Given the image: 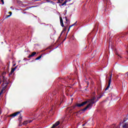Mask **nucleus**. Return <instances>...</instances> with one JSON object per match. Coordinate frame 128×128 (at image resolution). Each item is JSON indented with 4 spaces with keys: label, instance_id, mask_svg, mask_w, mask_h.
<instances>
[{
    "label": "nucleus",
    "instance_id": "nucleus-1",
    "mask_svg": "<svg viewBox=\"0 0 128 128\" xmlns=\"http://www.w3.org/2000/svg\"><path fill=\"white\" fill-rule=\"evenodd\" d=\"M94 100H96V97H94L92 99H88L86 101L82 103L77 104H76V106L80 108L82 106H84V104H86L88 103V104L87 105V106L85 108L82 109V110L83 112H85V110H86L88 108L89 110H90L92 108V104H96V101H94Z\"/></svg>",
    "mask_w": 128,
    "mask_h": 128
},
{
    "label": "nucleus",
    "instance_id": "nucleus-2",
    "mask_svg": "<svg viewBox=\"0 0 128 128\" xmlns=\"http://www.w3.org/2000/svg\"><path fill=\"white\" fill-rule=\"evenodd\" d=\"M6 74V72H4L2 73V76L3 77V84H2V90L0 92V94H4L6 92V89L8 86V80L6 78L4 77V76Z\"/></svg>",
    "mask_w": 128,
    "mask_h": 128
},
{
    "label": "nucleus",
    "instance_id": "nucleus-3",
    "mask_svg": "<svg viewBox=\"0 0 128 128\" xmlns=\"http://www.w3.org/2000/svg\"><path fill=\"white\" fill-rule=\"evenodd\" d=\"M112 75L110 74V78H108L109 80H108V86L105 89V90H108V88H110V83L112 82Z\"/></svg>",
    "mask_w": 128,
    "mask_h": 128
},
{
    "label": "nucleus",
    "instance_id": "nucleus-4",
    "mask_svg": "<svg viewBox=\"0 0 128 128\" xmlns=\"http://www.w3.org/2000/svg\"><path fill=\"white\" fill-rule=\"evenodd\" d=\"M20 114V112H18L10 114V116H12V118H14V116H18V114Z\"/></svg>",
    "mask_w": 128,
    "mask_h": 128
},
{
    "label": "nucleus",
    "instance_id": "nucleus-5",
    "mask_svg": "<svg viewBox=\"0 0 128 128\" xmlns=\"http://www.w3.org/2000/svg\"><path fill=\"white\" fill-rule=\"evenodd\" d=\"M32 122V120H26L23 122V124H28Z\"/></svg>",
    "mask_w": 128,
    "mask_h": 128
},
{
    "label": "nucleus",
    "instance_id": "nucleus-6",
    "mask_svg": "<svg viewBox=\"0 0 128 128\" xmlns=\"http://www.w3.org/2000/svg\"><path fill=\"white\" fill-rule=\"evenodd\" d=\"M58 124H60V122H56L55 124H54L53 125V126L52 127V128H56V126H58Z\"/></svg>",
    "mask_w": 128,
    "mask_h": 128
},
{
    "label": "nucleus",
    "instance_id": "nucleus-7",
    "mask_svg": "<svg viewBox=\"0 0 128 128\" xmlns=\"http://www.w3.org/2000/svg\"><path fill=\"white\" fill-rule=\"evenodd\" d=\"M36 54V52H33L32 54L29 56V58H32L34 56H35Z\"/></svg>",
    "mask_w": 128,
    "mask_h": 128
},
{
    "label": "nucleus",
    "instance_id": "nucleus-8",
    "mask_svg": "<svg viewBox=\"0 0 128 128\" xmlns=\"http://www.w3.org/2000/svg\"><path fill=\"white\" fill-rule=\"evenodd\" d=\"M16 67L12 69L10 74H13V72L16 70Z\"/></svg>",
    "mask_w": 128,
    "mask_h": 128
},
{
    "label": "nucleus",
    "instance_id": "nucleus-9",
    "mask_svg": "<svg viewBox=\"0 0 128 128\" xmlns=\"http://www.w3.org/2000/svg\"><path fill=\"white\" fill-rule=\"evenodd\" d=\"M123 128H128V123H126L123 126Z\"/></svg>",
    "mask_w": 128,
    "mask_h": 128
},
{
    "label": "nucleus",
    "instance_id": "nucleus-10",
    "mask_svg": "<svg viewBox=\"0 0 128 128\" xmlns=\"http://www.w3.org/2000/svg\"><path fill=\"white\" fill-rule=\"evenodd\" d=\"M74 108H76V106H73L71 108H68V110H74Z\"/></svg>",
    "mask_w": 128,
    "mask_h": 128
},
{
    "label": "nucleus",
    "instance_id": "nucleus-11",
    "mask_svg": "<svg viewBox=\"0 0 128 128\" xmlns=\"http://www.w3.org/2000/svg\"><path fill=\"white\" fill-rule=\"evenodd\" d=\"M40 58H42V56H38L37 58H36V60H40Z\"/></svg>",
    "mask_w": 128,
    "mask_h": 128
},
{
    "label": "nucleus",
    "instance_id": "nucleus-12",
    "mask_svg": "<svg viewBox=\"0 0 128 128\" xmlns=\"http://www.w3.org/2000/svg\"><path fill=\"white\" fill-rule=\"evenodd\" d=\"M78 22H74V24H72V25H71V26H76V23Z\"/></svg>",
    "mask_w": 128,
    "mask_h": 128
},
{
    "label": "nucleus",
    "instance_id": "nucleus-13",
    "mask_svg": "<svg viewBox=\"0 0 128 128\" xmlns=\"http://www.w3.org/2000/svg\"><path fill=\"white\" fill-rule=\"evenodd\" d=\"M60 24L64 22H62V18H60Z\"/></svg>",
    "mask_w": 128,
    "mask_h": 128
},
{
    "label": "nucleus",
    "instance_id": "nucleus-14",
    "mask_svg": "<svg viewBox=\"0 0 128 128\" xmlns=\"http://www.w3.org/2000/svg\"><path fill=\"white\" fill-rule=\"evenodd\" d=\"M1 2H2V4H4V0H0Z\"/></svg>",
    "mask_w": 128,
    "mask_h": 128
},
{
    "label": "nucleus",
    "instance_id": "nucleus-15",
    "mask_svg": "<svg viewBox=\"0 0 128 128\" xmlns=\"http://www.w3.org/2000/svg\"><path fill=\"white\" fill-rule=\"evenodd\" d=\"M66 2H68L65 1L64 2H63V4H64V6H66Z\"/></svg>",
    "mask_w": 128,
    "mask_h": 128
},
{
    "label": "nucleus",
    "instance_id": "nucleus-16",
    "mask_svg": "<svg viewBox=\"0 0 128 128\" xmlns=\"http://www.w3.org/2000/svg\"><path fill=\"white\" fill-rule=\"evenodd\" d=\"M61 24V26H62V28H64V22L60 23Z\"/></svg>",
    "mask_w": 128,
    "mask_h": 128
},
{
    "label": "nucleus",
    "instance_id": "nucleus-17",
    "mask_svg": "<svg viewBox=\"0 0 128 128\" xmlns=\"http://www.w3.org/2000/svg\"><path fill=\"white\" fill-rule=\"evenodd\" d=\"M11 15H8L6 16V18H10V16H11Z\"/></svg>",
    "mask_w": 128,
    "mask_h": 128
},
{
    "label": "nucleus",
    "instance_id": "nucleus-18",
    "mask_svg": "<svg viewBox=\"0 0 128 128\" xmlns=\"http://www.w3.org/2000/svg\"><path fill=\"white\" fill-rule=\"evenodd\" d=\"M70 28L68 29V32H67L66 36L68 35V32H70Z\"/></svg>",
    "mask_w": 128,
    "mask_h": 128
},
{
    "label": "nucleus",
    "instance_id": "nucleus-19",
    "mask_svg": "<svg viewBox=\"0 0 128 128\" xmlns=\"http://www.w3.org/2000/svg\"><path fill=\"white\" fill-rule=\"evenodd\" d=\"M8 14H10V16H12V12H9Z\"/></svg>",
    "mask_w": 128,
    "mask_h": 128
},
{
    "label": "nucleus",
    "instance_id": "nucleus-20",
    "mask_svg": "<svg viewBox=\"0 0 128 128\" xmlns=\"http://www.w3.org/2000/svg\"><path fill=\"white\" fill-rule=\"evenodd\" d=\"M47 2H52L50 1V0H48Z\"/></svg>",
    "mask_w": 128,
    "mask_h": 128
},
{
    "label": "nucleus",
    "instance_id": "nucleus-21",
    "mask_svg": "<svg viewBox=\"0 0 128 128\" xmlns=\"http://www.w3.org/2000/svg\"><path fill=\"white\" fill-rule=\"evenodd\" d=\"M100 98H102V96H100V97H98V100H100Z\"/></svg>",
    "mask_w": 128,
    "mask_h": 128
},
{
    "label": "nucleus",
    "instance_id": "nucleus-22",
    "mask_svg": "<svg viewBox=\"0 0 128 128\" xmlns=\"http://www.w3.org/2000/svg\"><path fill=\"white\" fill-rule=\"evenodd\" d=\"M62 6H64V3H62Z\"/></svg>",
    "mask_w": 128,
    "mask_h": 128
},
{
    "label": "nucleus",
    "instance_id": "nucleus-23",
    "mask_svg": "<svg viewBox=\"0 0 128 128\" xmlns=\"http://www.w3.org/2000/svg\"><path fill=\"white\" fill-rule=\"evenodd\" d=\"M72 25L70 26H69V28H72Z\"/></svg>",
    "mask_w": 128,
    "mask_h": 128
},
{
    "label": "nucleus",
    "instance_id": "nucleus-24",
    "mask_svg": "<svg viewBox=\"0 0 128 128\" xmlns=\"http://www.w3.org/2000/svg\"><path fill=\"white\" fill-rule=\"evenodd\" d=\"M62 34H64V30L61 32Z\"/></svg>",
    "mask_w": 128,
    "mask_h": 128
},
{
    "label": "nucleus",
    "instance_id": "nucleus-25",
    "mask_svg": "<svg viewBox=\"0 0 128 128\" xmlns=\"http://www.w3.org/2000/svg\"><path fill=\"white\" fill-rule=\"evenodd\" d=\"M62 34H64V30L61 32Z\"/></svg>",
    "mask_w": 128,
    "mask_h": 128
},
{
    "label": "nucleus",
    "instance_id": "nucleus-26",
    "mask_svg": "<svg viewBox=\"0 0 128 128\" xmlns=\"http://www.w3.org/2000/svg\"><path fill=\"white\" fill-rule=\"evenodd\" d=\"M62 32H61V34H60V36H62Z\"/></svg>",
    "mask_w": 128,
    "mask_h": 128
},
{
    "label": "nucleus",
    "instance_id": "nucleus-27",
    "mask_svg": "<svg viewBox=\"0 0 128 128\" xmlns=\"http://www.w3.org/2000/svg\"><path fill=\"white\" fill-rule=\"evenodd\" d=\"M64 40H66V38H65V39H64Z\"/></svg>",
    "mask_w": 128,
    "mask_h": 128
},
{
    "label": "nucleus",
    "instance_id": "nucleus-28",
    "mask_svg": "<svg viewBox=\"0 0 128 128\" xmlns=\"http://www.w3.org/2000/svg\"><path fill=\"white\" fill-rule=\"evenodd\" d=\"M82 126H84V124Z\"/></svg>",
    "mask_w": 128,
    "mask_h": 128
},
{
    "label": "nucleus",
    "instance_id": "nucleus-29",
    "mask_svg": "<svg viewBox=\"0 0 128 128\" xmlns=\"http://www.w3.org/2000/svg\"><path fill=\"white\" fill-rule=\"evenodd\" d=\"M87 84H88V82Z\"/></svg>",
    "mask_w": 128,
    "mask_h": 128
}]
</instances>
